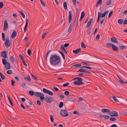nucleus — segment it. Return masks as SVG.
Masks as SVG:
<instances>
[{
  "label": "nucleus",
  "mask_w": 127,
  "mask_h": 127,
  "mask_svg": "<svg viewBox=\"0 0 127 127\" xmlns=\"http://www.w3.org/2000/svg\"><path fill=\"white\" fill-rule=\"evenodd\" d=\"M50 62L53 66H56L59 64L61 62L60 57L56 55H52L50 58Z\"/></svg>",
  "instance_id": "obj_1"
},
{
  "label": "nucleus",
  "mask_w": 127,
  "mask_h": 127,
  "mask_svg": "<svg viewBox=\"0 0 127 127\" xmlns=\"http://www.w3.org/2000/svg\"><path fill=\"white\" fill-rule=\"evenodd\" d=\"M73 80H75L73 84L77 86H79L83 84L84 83L82 82V79L80 77H77L73 79Z\"/></svg>",
  "instance_id": "obj_2"
},
{
  "label": "nucleus",
  "mask_w": 127,
  "mask_h": 127,
  "mask_svg": "<svg viewBox=\"0 0 127 127\" xmlns=\"http://www.w3.org/2000/svg\"><path fill=\"white\" fill-rule=\"evenodd\" d=\"M2 61L3 64L5 65L6 69H8L11 68L9 63L5 59L3 58L2 59Z\"/></svg>",
  "instance_id": "obj_3"
},
{
  "label": "nucleus",
  "mask_w": 127,
  "mask_h": 127,
  "mask_svg": "<svg viewBox=\"0 0 127 127\" xmlns=\"http://www.w3.org/2000/svg\"><path fill=\"white\" fill-rule=\"evenodd\" d=\"M61 115L64 117H66L68 116V114L65 110H61L60 112Z\"/></svg>",
  "instance_id": "obj_4"
},
{
  "label": "nucleus",
  "mask_w": 127,
  "mask_h": 127,
  "mask_svg": "<svg viewBox=\"0 0 127 127\" xmlns=\"http://www.w3.org/2000/svg\"><path fill=\"white\" fill-rule=\"evenodd\" d=\"M53 100V98L50 96H46L45 98V101L49 103L52 102Z\"/></svg>",
  "instance_id": "obj_5"
},
{
  "label": "nucleus",
  "mask_w": 127,
  "mask_h": 127,
  "mask_svg": "<svg viewBox=\"0 0 127 127\" xmlns=\"http://www.w3.org/2000/svg\"><path fill=\"white\" fill-rule=\"evenodd\" d=\"M43 91L45 93L47 94L50 95H53V94L52 92L45 88H43Z\"/></svg>",
  "instance_id": "obj_6"
},
{
  "label": "nucleus",
  "mask_w": 127,
  "mask_h": 127,
  "mask_svg": "<svg viewBox=\"0 0 127 127\" xmlns=\"http://www.w3.org/2000/svg\"><path fill=\"white\" fill-rule=\"evenodd\" d=\"M109 113L110 115L112 117L117 116H118L117 112L115 111H113L111 112H110H110Z\"/></svg>",
  "instance_id": "obj_7"
},
{
  "label": "nucleus",
  "mask_w": 127,
  "mask_h": 127,
  "mask_svg": "<svg viewBox=\"0 0 127 127\" xmlns=\"http://www.w3.org/2000/svg\"><path fill=\"white\" fill-rule=\"evenodd\" d=\"M11 44L8 38H6V42L5 43L4 45L7 47H8Z\"/></svg>",
  "instance_id": "obj_8"
},
{
  "label": "nucleus",
  "mask_w": 127,
  "mask_h": 127,
  "mask_svg": "<svg viewBox=\"0 0 127 127\" xmlns=\"http://www.w3.org/2000/svg\"><path fill=\"white\" fill-rule=\"evenodd\" d=\"M72 11L71 10L69 12V15L68 17L69 23H70L72 20Z\"/></svg>",
  "instance_id": "obj_9"
},
{
  "label": "nucleus",
  "mask_w": 127,
  "mask_h": 127,
  "mask_svg": "<svg viewBox=\"0 0 127 127\" xmlns=\"http://www.w3.org/2000/svg\"><path fill=\"white\" fill-rule=\"evenodd\" d=\"M8 27V24L6 20H5L4 22V26L3 27V30L5 31L7 28Z\"/></svg>",
  "instance_id": "obj_10"
},
{
  "label": "nucleus",
  "mask_w": 127,
  "mask_h": 127,
  "mask_svg": "<svg viewBox=\"0 0 127 127\" xmlns=\"http://www.w3.org/2000/svg\"><path fill=\"white\" fill-rule=\"evenodd\" d=\"M6 53L7 52L6 51H3L1 54V56L2 57L6 58L7 57Z\"/></svg>",
  "instance_id": "obj_11"
},
{
  "label": "nucleus",
  "mask_w": 127,
  "mask_h": 127,
  "mask_svg": "<svg viewBox=\"0 0 127 127\" xmlns=\"http://www.w3.org/2000/svg\"><path fill=\"white\" fill-rule=\"evenodd\" d=\"M34 95L37 97H40L41 95L44 96V95L43 94L38 92L35 93Z\"/></svg>",
  "instance_id": "obj_12"
},
{
  "label": "nucleus",
  "mask_w": 127,
  "mask_h": 127,
  "mask_svg": "<svg viewBox=\"0 0 127 127\" xmlns=\"http://www.w3.org/2000/svg\"><path fill=\"white\" fill-rule=\"evenodd\" d=\"M110 110L108 109H103L101 110V112L103 113H109L110 112Z\"/></svg>",
  "instance_id": "obj_13"
},
{
  "label": "nucleus",
  "mask_w": 127,
  "mask_h": 127,
  "mask_svg": "<svg viewBox=\"0 0 127 127\" xmlns=\"http://www.w3.org/2000/svg\"><path fill=\"white\" fill-rule=\"evenodd\" d=\"M111 40L112 42L118 43L117 40L115 37H112L111 38Z\"/></svg>",
  "instance_id": "obj_14"
},
{
  "label": "nucleus",
  "mask_w": 127,
  "mask_h": 127,
  "mask_svg": "<svg viewBox=\"0 0 127 127\" xmlns=\"http://www.w3.org/2000/svg\"><path fill=\"white\" fill-rule=\"evenodd\" d=\"M17 32L15 31L13 32L11 34V37L12 38H14L17 35Z\"/></svg>",
  "instance_id": "obj_15"
},
{
  "label": "nucleus",
  "mask_w": 127,
  "mask_h": 127,
  "mask_svg": "<svg viewBox=\"0 0 127 127\" xmlns=\"http://www.w3.org/2000/svg\"><path fill=\"white\" fill-rule=\"evenodd\" d=\"M28 19H27L26 20V25L24 28V31L25 32H26V29L27 28L28 24Z\"/></svg>",
  "instance_id": "obj_16"
},
{
  "label": "nucleus",
  "mask_w": 127,
  "mask_h": 127,
  "mask_svg": "<svg viewBox=\"0 0 127 127\" xmlns=\"http://www.w3.org/2000/svg\"><path fill=\"white\" fill-rule=\"evenodd\" d=\"M93 20V19L91 18L90 19V20L89 22H88L87 26V27L88 28L91 25V22Z\"/></svg>",
  "instance_id": "obj_17"
},
{
  "label": "nucleus",
  "mask_w": 127,
  "mask_h": 127,
  "mask_svg": "<svg viewBox=\"0 0 127 127\" xmlns=\"http://www.w3.org/2000/svg\"><path fill=\"white\" fill-rule=\"evenodd\" d=\"M108 12L109 11H105L104 13L101 14L100 17L101 18L104 17L107 14Z\"/></svg>",
  "instance_id": "obj_18"
},
{
  "label": "nucleus",
  "mask_w": 127,
  "mask_h": 127,
  "mask_svg": "<svg viewBox=\"0 0 127 127\" xmlns=\"http://www.w3.org/2000/svg\"><path fill=\"white\" fill-rule=\"evenodd\" d=\"M85 15V12L83 11L81 13V17L80 18V21H81L82 19L84 18Z\"/></svg>",
  "instance_id": "obj_19"
},
{
  "label": "nucleus",
  "mask_w": 127,
  "mask_h": 127,
  "mask_svg": "<svg viewBox=\"0 0 127 127\" xmlns=\"http://www.w3.org/2000/svg\"><path fill=\"white\" fill-rule=\"evenodd\" d=\"M81 50V49L79 48L78 49H77L75 50H73V53L75 54H76L79 52Z\"/></svg>",
  "instance_id": "obj_20"
},
{
  "label": "nucleus",
  "mask_w": 127,
  "mask_h": 127,
  "mask_svg": "<svg viewBox=\"0 0 127 127\" xmlns=\"http://www.w3.org/2000/svg\"><path fill=\"white\" fill-rule=\"evenodd\" d=\"M24 79L28 81H31V79L30 76H28L27 77H25L24 78Z\"/></svg>",
  "instance_id": "obj_21"
},
{
  "label": "nucleus",
  "mask_w": 127,
  "mask_h": 127,
  "mask_svg": "<svg viewBox=\"0 0 127 127\" xmlns=\"http://www.w3.org/2000/svg\"><path fill=\"white\" fill-rule=\"evenodd\" d=\"M101 13H100L98 12V13L97 19V23H98L99 22V20H100V18L101 17Z\"/></svg>",
  "instance_id": "obj_22"
},
{
  "label": "nucleus",
  "mask_w": 127,
  "mask_h": 127,
  "mask_svg": "<svg viewBox=\"0 0 127 127\" xmlns=\"http://www.w3.org/2000/svg\"><path fill=\"white\" fill-rule=\"evenodd\" d=\"M7 97L8 99L9 100V103L12 106H13V104L12 103V102L11 101V100L10 98L8 96H7Z\"/></svg>",
  "instance_id": "obj_23"
},
{
  "label": "nucleus",
  "mask_w": 127,
  "mask_h": 127,
  "mask_svg": "<svg viewBox=\"0 0 127 127\" xmlns=\"http://www.w3.org/2000/svg\"><path fill=\"white\" fill-rule=\"evenodd\" d=\"M81 67V68H84V69H85V68H86V69H92V68L91 67H89V66H83Z\"/></svg>",
  "instance_id": "obj_24"
},
{
  "label": "nucleus",
  "mask_w": 127,
  "mask_h": 127,
  "mask_svg": "<svg viewBox=\"0 0 127 127\" xmlns=\"http://www.w3.org/2000/svg\"><path fill=\"white\" fill-rule=\"evenodd\" d=\"M112 47L114 50H117L118 49V48L117 47L115 46L113 44L112 45Z\"/></svg>",
  "instance_id": "obj_25"
},
{
  "label": "nucleus",
  "mask_w": 127,
  "mask_h": 127,
  "mask_svg": "<svg viewBox=\"0 0 127 127\" xmlns=\"http://www.w3.org/2000/svg\"><path fill=\"white\" fill-rule=\"evenodd\" d=\"M63 6L65 10H66L67 9V5L66 2H64L63 3Z\"/></svg>",
  "instance_id": "obj_26"
},
{
  "label": "nucleus",
  "mask_w": 127,
  "mask_h": 127,
  "mask_svg": "<svg viewBox=\"0 0 127 127\" xmlns=\"http://www.w3.org/2000/svg\"><path fill=\"white\" fill-rule=\"evenodd\" d=\"M111 97L114 99V100L116 102H119V101L118 100L116 97L115 96H111Z\"/></svg>",
  "instance_id": "obj_27"
},
{
  "label": "nucleus",
  "mask_w": 127,
  "mask_h": 127,
  "mask_svg": "<svg viewBox=\"0 0 127 127\" xmlns=\"http://www.w3.org/2000/svg\"><path fill=\"white\" fill-rule=\"evenodd\" d=\"M123 20L122 19H119L118 21V23L120 24H122L123 23Z\"/></svg>",
  "instance_id": "obj_28"
},
{
  "label": "nucleus",
  "mask_w": 127,
  "mask_h": 127,
  "mask_svg": "<svg viewBox=\"0 0 127 127\" xmlns=\"http://www.w3.org/2000/svg\"><path fill=\"white\" fill-rule=\"evenodd\" d=\"M72 26L71 24L70 25V26H69V28L68 30V32H70L71 31V29L72 28Z\"/></svg>",
  "instance_id": "obj_29"
},
{
  "label": "nucleus",
  "mask_w": 127,
  "mask_h": 127,
  "mask_svg": "<svg viewBox=\"0 0 127 127\" xmlns=\"http://www.w3.org/2000/svg\"><path fill=\"white\" fill-rule=\"evenodd\" d=\"M82 66V65L80 64H75L72 66L74 67H78L81 66Z\"/></svg>",
  "instance_id": "obj_30"
},
{
  "label": "nucleus",
  "mask_w": 127,
  "mask_h": 127,
  "mask_svg": "<svg viewBox=\"0 0 127 127\" xmlns=\"http://www.w3.org/2000/svg\"><path fill=\"white\" fill-rule=\"evenodd\" d=\"M118 78L119 79V82L122 84H124L125 83V82L123 81L119 77H118Z\"/></svg>",
  "instance_id": "obj_31"
},
{
  "label": "nucleus",
  "mask_w": 127,
  "mask_h": 127,
  "mask_svg": "<svg viewBox=\"0 0 127 127\" xmlns=\"http://www.w3.org/2000/svg\"><path fill=\"white\" fill-rule=\"evenodd\" d=\"M29 94L32 96L34 94V92L32 91H29Z\"/></svg>",
  "instance_id": "obj_32"
},
{
  "label": "nucleus",
  "mask_w": 127,
  "mask_h": 127,
  "mask_svg": "<svg viewBox=\"0 0 127 127\" xmlns=\"http://www.w3.org/2000/svg\"><path fill=\"white\" fill-rule=\"evenodd\" d=\"M102 0H98L96 3V6L102 3Z\"/></svg>",
  "instance_id": "obj_33"
},
{
  "label": "nucleus",
  "mask_w": 127,
  "mask_h": 127,
  "mask_svg": "<svg viewBox=\"0 0 127 127\" xmlns=\"http://www.w3.org/2000/svg\"><path fill=\"white\" fill-rule=\"evenodd\" d=\"M120 48L122 50H123L126 48V46H120Z\"/></svg>",
  "instance_id": "obj_34"
},
{
  "label": "nucleus",
  "mask_w": 127,
  "mask_h": 127,
  "mask_svg": "<svg viewBox=\"0 0 127 127\" xmlns=\"http://www.w3.org/2000/svg\"><path fill=\"white\" fill-rule=\"evenodd\" d=\"M112 45H113L112 44L110 43H108L106 45V46L108 48H110L111 46L112 47Z\"/></svg>",
  "instance_id": "obj_35"
},
{
  "label": "nucleus",
  "mask_w": 127,
  "mask_h": 127,
  "mask_svg": "<svg viewBox=\"0 0 127 127\" xmlns=\"http://www.w3.org/2000/svg\"><path fill=\"white\" fill-rule=\"evenodd\" d=\"M10 60L12 62L14 63L15 62V60L13 57L12 56L10 57Z\"/></svg>",
  "instance_id": "obj_36"
},
{
  "label": "nucleus",
  "mask_w": 127,
  "mask_h": 127,
  "mask_svg": "<svg viewBox=\"0 0 127 127\" xmlns=\"http://www.w3.org/2000/svg\"><path fill=\"white\" fill-rule=\"evenodd\" d=\"M116 120V119L113 117H111L110 119V120L112 121H114Z\"/></svg>",
  "instance_id": "obj_37"
},
{
  "label": "nucleus",
  "mask_w": 127,
  "mask_h": 127,
  "mask_svg": "<svg viewBox=\"0 0 127 127\" xmlns=\"http://www.w3.org/2000/svg\"><path fill=\"white\" fill-rule=\"evenodd\" d=\"M20 13L21 14V15L22 17L23 18H24L25 17V16L23 12L22 11H20Z\"/></svg>",
  "instance_id": "obj_38"
},
{
  "label": "nucleus",
  "mask_w": 127,
  "mask_h": 127,
  "mask_svg": "<svg viewBox=\"0 0 127 127\" xmlns=\"http://www.w3.org/2000/svg\"><path fill=\"white\" fill-rule=\"evenodd\" d=\"M0 76L2 79L4 80L5 79V77L4 76L1 72H0Z\"/></svg>",
  "instance_id": "obj_39"
},
{
  "label": "nucleus",
  "mask_w": 127,
  "mask_h": 127,
  "mask_svg": "<svg viewBox=\"0 0 127 127\" xmlns=\"http://www.w3.org/2000/svg\"><path fill=\"white\" fill-rule=\"evenodd\" d=\"M81 46L83 48H86V46L84 44V43L83 42H82L81 43Z\"/></svg>",
  "instance_id": "obj_40"
},
{
  "label": "nucleus",
  "mask_w": 127,
  "mask_h": 127,
  "mask_svg": "<svg viewBox=\"0 0 127 127\" xmlns=\"http://www.w3.org/2000/svg\"><path fill=\"white\" fill-rule=\"evenodd\" d=\"M12 72L10 70H8L6 72L7 73L9 74H11L12 73Z\"/></svg>",
  "instance_id": "obj_41"
},
{
  "label": "nucleus",
  "mask_w": 127,
  "mask_h": 127,
  "mask_svg": "<svg viewBox=\"0 0 127 127\" xmlns=\"http://www.w3.org/2000/svg\"><path fill=\"white\" fill-rule=\"evenodd\" d=\"M64 105V103L63 102H61L60 103V104L59 105V106L60 108H62L63 107Z\"/></svg>",
  "instance_id": "obj_42"
},
{
  "label": "nucleus",
  "mask_w": 127,
  "mask_h": 127,
  "mask_svg": "<svg viewBox=\"0 0 127 127\" xmlns=\"http://www.w3.org/2000/svg\"><path fill=\"white\" fill-rule=\"evenodd\" d=\"M69 85V83H68L67 82L63 85V86L64 87H66Z\"/></svg>",
  "instance_id": "obj_43"
},
{
  "label": "nucleus",
  "mask_w": 127,
  "mask_h": 127,
  "mask_svg": "<svg viewBox=\"0 0 127 127\" xmlns=\"http://www.w3.org/2000/svg\"><path fill=\"white\" fill-rule=\"evenodd\" d=\"M59 96L62 99L64 98V95L62 94H60L59 95Z\"/></svg>",
  "instance_id": "obj_44"
},
{
  "label": "nucleus",
  "mask_w": 127,
  "mask_h": 127,
  "mask_svg": "<svg viewBox=\"0 0 127 127\" xmlns=\"http://www.w3.org/2000/svg\"><path fill=\"white\" fill-rule=\"evenodd\" d=\"M3 3L2 2H0V9L2 8L3 6Z\"/></svg>",
  "instance_id": "obj_45"
},
{
  "label": "nucleus",
  "mask_w": 127,
  "mask_h": 127,
  "mask_svg": "<svg viewBox=\"0 0 127 127\" xmlns=\"http://www.w3.org/2000/svg\"><path fill=\"white\" fill-rule=\"evenodd\" d=\"M47 34V33L45 32L44 34H42V38L43 39H44L45 38V37L46 35Z\"/></svg>",
  "instance_id": "obj_46"
},
{
  "label": "nucleus",
  "mask_w": 127,
  "mask_h": 127,
  "mask_svg": "<svg viewBox=\"0 0 127 127\" xmlns=\"http://www.w3.org/2000/svg\"><path fill=\"white\" fill-rule=\"evenodd\" d=\"M19 56L20 58L22 60V61H23V60H25V58H23V56H22V55L21 54H19Z\"/></svg>",
  "instance_id": "obj_47"
},
{
  "label": "nucleus",
  "mask_w": 127,
  "mask_h": 127,
  "mask_svg": "<svg viewBox=\"0 0 127 127\" xmlns=\"http://www.w3.org/2000/svg\"><path fill=\"white\" fill-rule=\"evenodd\" d=\"M2 39L4 41L5 40L4 34L3 33H2Z\"/></svg>",
  "instance_id": "obj_48"
},
{
  "label": "nucleus",
  "mask_w": 127,
  "mask_h": 127,
  "mask_svg": "<svg viewBox=\"0 0 127 127\" xmlns=\"http://www.w3.org/2000/svg\"><path fill=\"white\" fill-rule=\"evenodd\" d=\"M40 2L44 6H45V3L42 0H40Z\"/></svg>",
  "instance_id": "obj_49"
},
{
  "label": "nucleus",
  "mask_w": 127,
  "mask_h": 127,
  "mask_svg": "<svg viewBox=\"0 0 127 127\" xmlns=\"http://www.w3.org/2000/svg\"><path fill=\"white\" fill-rule=\"evenodd\" d=\"M50 118L51 119V121L52 122H53V120L54 118H53V116L52 115H51L50 116Z\"/></svg>",
  "instance_id": "obj_50"
},
{
  "label": "nucleus",
  "mask_w": 127,
  "mask_h": 127,
  "mask_svg": "<svg viewBox=\"0 0 127 127\" xmlns=\"http://www.w3.org/2000/svg\"><path fill=\"white\" fill-rule=\"evenodd\" d=\"M51 51H48L47 53V54L46 55V61H47V57L48 56L49 54L50 53Z\"/></svg>",
  "instance_id": "obj_51"
},
{
  "label": "nucleus",
  "mask_w": 127,
  "mask_h": 127,
  "mask_svg": "<svg viewBox=\"0 0 127 127\" xmlns=\"http://www.w3.org/2000/svg\"><path fill=\"white\" fill-rule=\"evenodd\" d=\"M64 94L66 95H68L69 94V93L68 91H66L64 93Z\"/></svg>",
  "instance_id": "obj_52"
},
{
  "label": "nucleus",
  "mask_w": 127,
  "mask_h": 127,
  "mask_svg": "<svg viewBox=\"0 0 127 127\" xmlns=\"http://www.w3.org/2000/svg\"><path fill=\"white\" fill-rule=\"evenodd\" d=\"M37 105H40L41 104V103L39 100H38L37 101Z\"/></svg>",
  "instance_id": "obj_53"
},
{
  "label": "nucleus",
  "mask_w": 127,
  "mask_h": 127,
  "mask_svg": "<svg viewBox=\"0 0 127 127\" xmlns=\"http://www.w3.org/2000/svg\"><path fill=\"white\" fill-rule=\"evenodd\" d=\"M113 13V11H111L109 13L108 16V17L109 18H110V16L111 15H112V14Z\"/></svg>",
  "instance_id": "obj_54"
},
{
  "label": "nucleus",
  "mask_w": 127,
  "mask_h": 127,
  "mask_svg": "<svg viewBox=\"0 0 127 127\" xmlns=\"http://www.w3.org/2000/svg\"><path fill=\"white\" fill-rule=\"evenodd\" d=\"M109 118V117L108 116L104 115V119L106 120L108 119Z\"/></svg>",
  "instance_id": "obj_55"
},
{
  "label": "nucleus",
  "mask_w": 127,
  "mask_h": 127,
  "mask_svg": "<svg viewBox=\"0 0 127 127\" xmlns=\"http://www.w3.org/2000/svg\"><path fill=\"white\" fill-rule=\"evenodd\" d=\"M59 52L62 55L64 59V60L65 59V57H64V56L63 53L62 52L60 51Z\"/></svg>",
  "instance_id": "obj_56"
},
{
  "label": "nucleus",
  "mask_w": 127,
  "mask_h": 127,
  "mask_svg": "<svg viewBox=\"0 0 127 127\" xmlns=\"http://www.w3.org/2000/svg\"><path fill=\"white\" fill-rule=\"evenodd\" d=\"M64 46L63 45H62L61 46V49H62L63 51L65 50V49L64 48Z\"/></svg>",
  "instance_id": "obj_57"
},
{
  "label": "nucleus",
  "mask_w": 127,
  "mask_h": 127,
  "mask_svg": "<svg viewBox=\"0 0 127 127\" xmlns=\"http://www.w3.org/2000/svg\"><path fill=\"white\" fill-rule=\"evenodd\" d=\"M78 71L80 72H84V71H85V70H83V69H80L78 70Z\"/></svg>",
  "instance_id": "obj_58"
},
{
  "label": "nucleus",
  "mask_w": 127,
  "mask_h": 127,
  "mask_svg": "<svg viewBox=\"0 0 127 127\" xmlns=\"http://www.w3.org/2000/svg\"><path fill=\"white\" fill-rule=\"evenodd\" d=\"M11 83H11L12 85V86H14V84L15 83L14 81L13 80H11Z\"/></svg>",
  "instance_id": "obj_59"
},
{
  "label": "nucleus",
  "mask_w": 127,
  "mask_h": 127,
  "mask_svg": "<svg viewBox=\"0 0 127 127\" xmlns=\"http://www.w3.org/2000/svg\"><path fill=\"white\" fill-rule=\"evenodd\" d=\"M44 96H42L41 95L40 97V99L41 100H43L44 99H45V98L44 97Z\"/></svg>",
  "instance_id": "obj_60"
},
{
  "label": "nucleus",
  "mask_w": 127,
  "mask_h": 127,
  "mask_svg": "<svg viewBox=\"0 0 127 127\" xmlns=\"http://www.w3.org/2000/svg\"><path fill=\"white\" fill-rule=\"evenodd\" d=\"M27 53L28 54L29 56H30L31 55V51L30 49H28Z\"/></svg>",
  "instance_id": "obj_61"
},
{
  "label": "nucleus",
  "mask_w": 127,
  "mask_h": 127,
  "mask_svg": "<svg viewBox=\"0 0 127 127\" xmlns=\"http://www.w3.org/2000/svg\"><path fill=\"white\" fill-rule=\"evenodd\" d=\"M111 3V0L109 1L108 2H106V4L107 5H110Z\"/></svg>",
  "instance_id": "obj_62"
},
{
  "label": "nucleus",
  "mask_w": 127,
  "mask_h": 127,
  "mask_svg": "<svg viewBox=\"0 0 127 127\" xmlns=\"http://www.w3.org/2000/svg\"><path fill=\"white\" fill-rule=\"evenodd\" d=\"M73 2L74 3V5H76V0H72Z\"/></svg>",
  "instance_id": "obj_63"
},
{
  "label": "nucleus",
  "mask_w": 127,
  "mask_h": 127,
  "mask_svg": "<svg viewBox=\"0 0 127 127\" xmlns=\"http://www.w3.org/2000/svg\"><path fill=\"white\" fill-rule=\"evenodd\" d=\"M110 127H117V125L115 124H114L111 126Z\"/></svg>",
  "instance_id": "obj_64"
}]
</instances>
